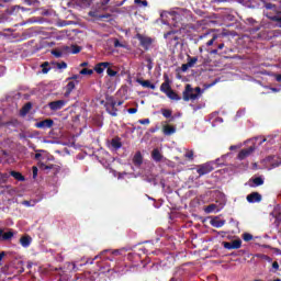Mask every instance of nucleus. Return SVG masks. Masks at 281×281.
<instances>
[{"label": "nucleus", "mask_w": 281, "mask_h": 281, "mask_svg": "<svg viewBox=\"0 0 281 281\" xmlns=\"http://www.w3.org/2000/svg\"><path fill=\"white\" fill-rule=\"evenodd\" d=\"M38 203V200H24L22 202V205H25V207H34V205H36Z\"/></svg>", "instance_id": "obj_32"}, {"label": "nucleus", "mask_w": 281, "mask_h": 281, "mask_svg": "<svg viewBox=\"0 0 281 281\" xmlns=\"http://www.w3.org/2000/svg\"><path fill=\"white\" fill-rule=\"evenodd\" d=\"M236 148H238V146L232 145V146L229 147V150H236Z\"/></svg>", "instance_id": "obj_63"}, {"label": "nucleus", "mask_w": 281, "mask_h": 281, "mask_svg": "<svg viewBox=\"0 0 281 281\" xmlns=\"http://www.w3.org/2000/svg\"><path fill=\"white\" fill-rule=\"evenodd\" d=\"M161 113H162L164 117H166V119L172 117V110L162 109Z\"/></svg>", "instance_id": "obj_38"}, {"label": "nucleus", "mask_w": 281, "mask_h": 281, "mask_svg": "<svg viewBox=\"0 0 281 281\" xmlns=\"http://www.w3.org/2000/svg\"><path fill=\"white\" fill-rule=\"evenodd\" d=\"M164 80L165 81L160 86V91L167 95V93L172 90V87L170 86V77H168V75H164Z\"/></svg>", "instance_id": "obj_11"}, {"label": "nucleus", "mask_w": 281, "mask_h": 281, "mask_svg": "<svg viewBox=\"0 0 281 281\" xmlns=\"http://www.w3.org/2000/svg\"><path fill=\"white\" fill-rule=\"evenodd\" d=\"M178 31H169L164 34V38H167L169 43H172L173 41L176 42V45H179V36H177Z\"/></svg>", "instance_id": "obj_14"}, {"label": "nucleus", "mask_w": 281, "mask_h": 281, "mask_svg": "<svg viewBox=\"0 0 281 281\" xmlns=\"http://www.w3.org/2000/svg\"><path fill=\"white\" fill-rule=\"evenodd\" d=\"M12 238H14V232L9 231L4 233L3 228H0V240H12Z\"/></svg>", "instance_id": "obj_19"}, {"label": "nucleus", "mask_w": 281, "mask_h": 281, "mask_svg": "<svg viewBox=\"0 0 281 281\" xmlns=\"http://www.w3.org/2000/svg\"><path fill=\"white\" fill-rule=\"evenodd\" d=\"M108 148L112 153L120 150V148H122V138H120V136H116L111 140H108Z\"/></svg>", "instance_id": "obj_6"}, {"label": "nucleus", "mask_w": 281, "mask_h": 281, "mask_svg": "<svg viewBox=\"0 0 281 281\" xmlns=\"http://www.w3.org/2000/svg\"><path fill=\"white\" fill-rule=\"evenodd\" d=\"M248 203H260L262 201V195L258 192H252L247 195Z\"/></svg>", "instance_id": "obj_16"}, {"label": "nucleus", "mask_w": 281, "mask_h": 281, "mask_svg": "<svg viewBox=\"0 0 281 281\" xmlns=\"http://www.w3.org/2000/svg\"><path fill=\"white\" fill-rule=\"evenodd\" d=\"M162 133L167 136L175 135V133H177V128L172 125H165L162 128Z\"/></svg>", "instance_id": "obj_24"}, {"label": "nucleus", "mask_w": 281, "mask_h": 281, "mask_svg": "<svg viewBox=\"0 0 281 281\" xmlns=\"http://www.w3.org/2000/svg\"><path fill=\"white\" fill-rule=\"evenodd\" d=\"M65 106H67L66 100H57L48 103V109H50V111H60V109H65Z\"/></svg>", "instance_id": "obj_9"}, {"label": "nucleus", "mask_w": 281, "mask_h": 281, "mask_svg": "<svg viewBox=\"0 0 281 281\" xmlns=\"http://www.w3.org/2000/svg\"><path fill=\"white\" fill-rule=\"evenodd\" d=\"M54 126V120L46 119L35 123V128H52Z\"/></svg>", "instance_id": "obj_13"}, {"label": "nucleus", "mask_w": 281, "mask_h": 281, "mask_svg": "<svg viewBox=\"0 0 281 281\" xmlns=\"http://www.w3.org/2000/svg\"><path fill=\"white\" fill-rule=\"evenodd\" d=\"M190 68H192V67L188 63L187 64H182V66H181L182 71H186L187 69H190Z\"/></svg>", "instance_id": "obj_54"}, {"label": "nucleus", "mask_w": 281, "mask_h": 281, "mask_svg": "<svg viewBox=\"0 0 281 281\" xmlns=\"http://www.w3.org/2000/svg\"><path fill=\"white\" fill-rule=\"evenodd\" d=\"M213 227H223V225H225V221L223 220H216V221H213L212 223Z\"/></svg>", "instance_id": "obj_40"}, {"label": "nucleus", "mask_w": 281, "mask_h": 281, "mask_svg": "<svg viewBox=\"0 0 281 281\" xmlns=\"http://www.w3.org/2000/svg\"><path fill=\"white\" fill-rule=\"evenodd\" d=\"M223 47H225V44H218L217 49H223Z\"/></svg>", "instance_id": "obj_64"}, {"label": "nucleus", "mask_w": 281, "mask_h": 281, "mask_svg": "<svg viewBox=\"0 0 281 281\" xmlns=\"http://www.w3.org/2000/svg\"><path fill=\"white\" fill-rule=\"evenodd\" d=\"M90 16H93V19H98L99 21H102L104 19H111V13H105V14H98L95 11H90L89 12Z\"/></svg>", "instance_id": "obj_21"}, {"label": "nucleus", "mask_w": 281, "mask_h": 281, "mask_svg": "<svg viewBox=\"0 0 281 281\" xmlns=\"http://www.w3.org/2000/svg\"><path fill=\"white\" fill-rule=\"evenodd\" d=\"M167 98H169V100H175L176 102H179V100H181V97L178 95L177 92H175V90H170L169 92L166 93Z\"/></svg>", "instance_id": "obj_26"}, {"label": "nucleus", "mask_w": 281, "mask_h": 281, "mask_svg": "<svg viewBox=\"0 0 281 281\" xmlns=\"http://www.w3.org/2000/svg\"><path fill=\"white\" fill-rule=\"evenodd\" d=\"M111 0H100L101 5H108Z\"/></svg>", "instance_id": "obj_58"}, {"label": "nucleus", "mask_w": 281, "mask_h": 281, "mask_svg": "<svg viewBox=\"0 0 281 281\" xmlns=\"http://www.w3.org/2000/svg\"><path fill=\"white\" fill-rule=\"evenodd\" d=\"M135 5H138V8H148V1L147 0H134Z\"/></svg>", "instance_id": "obj_33"}, {"label": "nucleus", "mask_w": 281, "mask_h": 281, "mask_svg": "<svg viewBox=\"0 0 281 281\" xmlns=\"http://www.w3.org/2000/svg\"><path fill=\"white\" fill-rule=\"evenodd\" d=\"M52 55L55 56V58L63 57V52L60 50H52Z\"/></svg>", "instance_id": "obj_42"}, {"label": "nucleus", "mask_w": 281, "mask_h": 281, "mask_svg": "<svg viewBox=\"0 0 281 281\" xmlns=\"http://www.w3.org/2000/svg\"><path fill=\"white\" fill-rule=\"evenodd\" d=\"M80 52H82V47H80L78 45L71 46V54H80Z\"/></svg>", "instance_id": "obj_41"}, {"label": "nucleus", "mask_w": 281, "mask_h": 281, "mask_svg": "<svg viewBox=\"0 0 281 281\" xmlns=\"http://www.w3.org/2000/svg\"><path fill=\"white\" fill-rule=\"evenodd\" d=\"M37 168L42 170L45 175H53L56 177V175L60 173V166L58 165H52V164H46L44 161L37 162Z\"/></svg>", "instance_id": "obj_3"}, {"label": "nucleus", "mask_w": 281, "mask_h": 281, "mask_svg": "<svg viewBox=\"0 0 281 281\" xmlns=\"http://www.w3.org/2000/svg\"><path fill=\"white\" fill-rule=\"evenodd\" d=\"M106 74L108 76H110V78H115V76H117V71L113 70L111 67H106Z\"/></svg>", "instance_id": "obj_37"}, {"label": "nucleus", "mask_w": 281, "mask_h": 281, "mask_svg": "<svg viewBox=\"0 0 281 281\" xmlns=\"http://www.w3.org/2000/svg\"><path fill=\"white\" fill-rule=\"evenodd\" d=\"M210 54L216 55V54H218V49H212V50L210 52Z\"/></svg>", "instance_id": "obj_62"}, {"label": "nucleus", "mask_w": 281, "mask_h": 281, "mask_svg": "<svg viewBox=\"0 0 281 281\" xmlns=\"http://www.w3.org/2000/svg\"><path fill=\"white\" fill-rule=\"evenodd\" d=\"M201 93L202 91L200 87L193 89L191 85H187L186 89L182 92V99L184 100V102H190V100H199Z\"/></svg>", "instance_id": "obj_2"}, {"label": "nucleus", "mask_w": 281, "mask_h": 281, "mask_svg": "<svg viewBox=\"0 0 281 281\" xmlns=\"http://www.w3.org/2000/svg\"><path fill=\"white\" fill-rule=\"evenodd\" d=\"M211 3H227V0H212Z\"/></svg>", "instance_id": "obj_56"}, {"label": "nucleus", "mask_w": 281, "mask_h": 281, "mask_svg": "<svg viewBox=\"0 0 281 281\" xmlns=\"http://www.w3.org/2000/svg\"><path fill=\"white\" fill-rule=\"evenodd\" d=\"M271 21H276L277 23H279V26L281 27V15L279 16H271Z\"/></svg>", "instance_id": "obj_46"}, {"label": "nucleus", "mask_w": 281, "mask_h": 281, "mask_svg": "<svg viewBox=\"0 0 281 281\" xmlns=\"http://www.w3.org/2000/svg\"><path fill=\"white\" fill-rule=\"evenodd\" d=\"M117 102L111 101L105 103V111L109 113V115H112V117H117Z\"/></svg>", "instance_id": "obj_10"}, {"label": "nucleus", "mask_w": 281, "mask_h": 281, "mask_svg": "<svg viewBox=\"0 0 281 281\" xmlns=\"http://www.w3.org/2000/svg\"><path fill=\"white\" fill-rule=\"evenodd\" d=\"M57 69H67V63L65 61L57 63Z\"/></svg>", "instance_id": "obj_44"}, {"label": "nucleus", "mask_w": 281, "mask_h": 281, "mask_svg": "<svg viewBox=\"0 0 281 281\" xmlns=\"http://www.w3.org/2000/svg\"><path fill=\"white\" fill-rule=\"evenodd\" d=\"M272 269H276V270L280 269V263H278V261H274L272 263Z\"/></svg>", "instance_id": "obj_57"}, {"label": "nucleus", "mask_w": 281, "mask_h": 281, "mask_svg": "<svg viewBox=\"0 0 281 281\" xmlns=\"http://www.w3.org/2000/svg\"><path fill=\"white\" fill-rule=\"evenodd\" d=\"M24 5H33V8H40L41 1L38 0H23Z\"/></svg>", "instance_id": "obj_30"}, {"label": "nucleus", "mask_w": 281, "mask_h": 281, "mask_svg": "<svg viewBox=\"0 0 281 281\" xmlns=\"http://www.w3.org/2000/svg\"><path fill=\"white\" fill-rule=\"evenodd\" d=\"M89 66V61H83L80 64V67H88Z\"/></svg>", "instance_id": "obj_59"}, {"label": "nucleus", "mask_w": 281, "mask_h": 281, "mask_svg": "<svg viewBox=\"0 0 281 281\" xmlns=\"http://www.w3.org/2000/svg\"><path fill=\"white\" fill-rule=\"evenodd\" d=\"M214 164L215 161H209L202 165H199L196 167V172L200 175V177H203V175H210L214 170Z\"/></svg>", "instance_id": "obj_5"}, {"label": "nucleus", "mask_w": 281, "mask_h": 281, "mask_svg": "<svg viewBox=\"0 0 281 281\" xmlns=\"http://www.w3.org/2000/svg\"><path fill=\"white\" fill-rule=\"evenodd\" d=\"M217 36L214 35L207 43H206V46L207 47H212V45H214V41H216Z\"/></svg>", "instance_id": "obj_45"}, {"label": "nucleus", "mask_w": 281, "mask_h": 281, "mask_svg": "<svg viewBox=\"0 0 281 281\" xmlns=\"http://www.w3.org/2000/svg\"><path fill=\"white\" fill-rule=\"evenodd\" d=\"M184 157H186L187 159H190V160L194 159V151H192V150L188 151V153L184 155Z\"/></svg>", "instance_id": "obj_43"}, {"label": "nucleus", "mask_w": 281, "mask_h": 281, "mask_svg": "<svg viewBox=\"0 0 281 281\" xmlns=\"http://www.w3.org/2000/svg\"><path fill=\"white\" fill-rule=\"evenodd\" d=\"M277 82H281V75H276Z\"/></svg>", "instance_id": "obj_60"}, {"label": "nucleus", "mask_w": 281, "mask_h": 281, "mask_svg": "<svg viewBox=\"0 0 281 281\" xmlns=\"http://www.w3.org/2000/svg\"><path fill=\"white\" fill-rule=\"evenodd\" d=\"M34 159H36L38 164H41V161H43V155L41 153H36Z\"/></svg>", "instance_id": "obj_49"}, {"label": "nucleus", "mask_w": 281, "mask_h": 281, "mask_svg": "<svg viewBox=\"0 0 281 281\" xmlns=\"http://www.w3.org/2000/svg\"><path fill=\"white\" fill-rule=\"evenodd\" d=\"M256 150V147L255 146H250V147H247V148H244L241 149L238 155H237V159L239 161H243L245 159H247V157H250L251 154Z\"/></svg>", "instance_id": "obj_8"}, {"label": "nucleus", "mask_w": 281, "mask_h": 281, "mask_svg": "<svg viewBox=\"0 0 281 281\" xmlns=\"http://www.w3.org/2000/svg\"><path fill=\"white\" fill-rule=\"evenodd\" d=\"M81 76H93V69L83 68L79 71Z\"/></svg>", "instance_id": "obj_36"}, {"label": "nucleus", "mask_w": 281, "mask_h": 281, "mask_svg": "<svg viewBox=\"0 0 281 281\" xmlns=\"http://www.w3.org/2000/svg\"><path fill=\"white\" fill-rule=\"evenodd\" d=\"M109 67H111V63L102 61L94 66V71L98 74H104V69H108Z\"/></svg>", "instance_id": "obj_17"}, {"label": "nucleus", "mask_w": 281, "mask_h": 281, "mask_svg": "<svg viewBox=\"0 0 281 281\" xmlns=\"http://www.w3.org/2000/svg\"><path fill=\"white\" fill-rule=\"evenodd\" d=\"M30 111H32V102H27L22 106V109L20 110L21 117H25V115H27Z\"/></svg>", "instance_id": "obj_22"}, {"label": "nucleus", "mask_w": 281, "mask_h": 281, "mask_svg": "<svg viewBox=\"0 0 281 281\" xmlns=\"http://www.w3.org/2000/svg\"><path fill=\"white\" fill-rule=\"evenodd\" d=\"M138 124H143V125L150 124V119L139 120Z\"/></svg>", "instance_id": "obj_52"}, {"label": "nucleus", "mask_w": 281, "mask_h": 281, "mask_svg": "<svg viewBox=\"0 0 281 281\" xmlns=\"http://www.w3.org/2000/svg\"><path fill=\"white\" fill-rule=\"evenodd\" d=\"M252 3H257V8H265L263 13L270 21L271 16H279L281 14V2L274 4L265 0H252Z\"/></svg>", "instance_id": "obj_1"}, {"label": "nucleus", "mask_w": 281, "mask_h": 281, "mask_svg": "<svg viewBox=\"0 0 281 281\" xmlns=\"http://www.w3.org/2000/svg\"><path fill=\"white\" fill-rule=\"evenodd\" d=\"M10 175L12 177H23V175L21 172H19V171H11Z\"/></svg>", "instance_id": "obj_53"}, {"label": "nucleus", "mask_w": 281, "mask_h": 281, "mask_svg": "<svg viewBox=\"0 0 281 281\" xmlns=\"http://www.w3.org/2000/svg\"><path fill=\"white\" fill-rule=\"evenodd\" d=\"M138 82L145 89H151L153 91L157 89V87L154 83H150V80H138Z\"/></svg>", "instance_id": "obj_25"}, {"label": "nucleus", "mask_w": 281, "mask_h": 281, "mask_svg": "<svg viewBox=\"0 0 281 281\" xmlns=\"http://www.w3.org/2000/svg\"><path fill=\"white\" fill-rule=\"evenodd\" d=\"M243 240H245V243H249L250 240H254V235H251L249 233H244Z\"/></svg>", "instance_id": "obj_39"}, {"label": "nucleus", "mask_w": 281, "mask_h": 281, "mask_svg": "<svg viewBox=\"0 0 281 281\" xmlns=\"http://www.w3.org/2000/svg\"><path fill=\"white\" fill-rule=\"evenodd\" d=\"M65 89H66L65 98H69V95H71V91L76 89V81H69L65 87Z\"/></svg>", "instance_id": "obj_23"}, {"label": "nucleus", "mask_w": 281, "mask_h": 281, "mask_svg": "<svg viewBox=\"0 0 281 281\" xmlns=\"http://www.w3.org/2000/svg\"><path fill=\"white\" fill-rule=\"evenodd\" d=\"M15 179H18V181H25V177H15Z\"/></svg>", "instance_id": "obj_61"}, {"label": "nucleus", "mask_w": 281, "mask_h": 281, "mask_svg": "<svg viewBox=\"0 0 281 281\" xmlns=\"http://www.w3.org/2000/svg\"><path fill=\"white\" fill-rule=\"evenodd\" d=\"M249 188H258L259 186H263L265 184V179H262V177H256V178H251L250 180H248Z\"/></svg>", "instance_id": "obj_15"}, {"label": "nucleus", "mask_w": 281, "mask_h": 281, "mask_svg": "<svg viewBox=\"0 0 281 281\" xmlns=\"http://www.w3.org/2000/svg\"><path fill=\"white\" fill-rule=\"evenodd\" d=\"M133 164L137 168L144 164V156H142V151H136V154L133 157Z\"/></svg>", "instance_id": "obj_18"}, {"label": "nucleus", "mask_w": 281, "mask_h": 281, "mask_svg": "<svg viewBox=\"0 0 281 281\" xmlns=\"http://www.w3.org/2000/svg\"><path fill=\"white\" fill-rule=\"evenodd\" d=\"M41 68H42V72L43 74H49V61H44L42 65H41Z\"/></svg>", "instance_id": "obj_34"}, {"label": "nucleus", "mask_w": 281, "mask_h": 281, "mask_svg": "<svg viewBox=\"0 0 281 281\" xmlns=\"http://www.w3.org/2000/svg\"><path fill=\"white\" fill-rule=\"evenodd\" d=\"M136 37L138 38L142 47L148 52L150 49V45H153V40L148 36H144L142 34H137Z\"/></svg>", "instance_id": "obj_7"}, {"label": "nucleus", "mask_w": 281, "mask_h": 281, "mask_svg": "<svg viewBox=\"0 0 281 281\" xmlns=\"http://www.w3.org/2000/svg\"><path fill=\"white\" fill-rule=\"evenodd\" d=\"M188 65L191 66V67H194V65H196V63H199V57H191V56H188Z\"/></svg>", "instance_id": "obj_35"}, {"label": "nucleus", "mask_w": 281, "mask_h": 281, "mask_svg": "<svg viewBox=\"0 0 281 281\" xmlns=\"http://www.w3.org/2000/svg\"><path fill=\"white\" fill-rule=\"evenodd\" d=\"M146 181H148V183H153V186H157V178H155V177L147 178Z\"/></svg>", "instance_id": "obj_48"}, {"label": "nucleus", "mask_w": 281, "mask_h": 281, "mask_svg": "<svg viewBox=\"0 0 281 281\" xmlns=\"http://www.w3.org/2000/svg\"><path fill=\"white\" fill-rule=\"evenodd\" d=\"M223 246H224V249H233L232 248V241H224Z\"/></svg>", "instance_id": "obj_50"}, {"label": "nucleus", "mask_w": 281, "mask_h": 281, "mask_svg": "<svg viewBox=\"0 0 281 281\" xmlns=\"http://www.w3.org/2000/svg\"><path fill=\"white\" fill-rule=\"evenodd\" d=\"M64 270L63 273H74L76 271H78V267H76V263L74 262H67L64 267Z\"/></svg>", "instance_id": "obj_20"}, {"label": "nucleus", "mask_w": 281, "mask_h": 281, "mask_svg": "<svg viewBox=\"0 0 281 281\" xmlns=\"http://www.w3.org/2000/svg\"><path fill=\"white\" fill-rule=\"evenodd\" d=\"M127 113H130L131 115L137 113V108H130V109L127 110Z\"/></svg>", "instance_id": "obj_55"}, {"label": "nucleus", "mask_w": 281, "mask_h": 281, "mask_svg": "<svg viewBox=\"0 0 281 281\" xmlns=\"http://www.w3.org/2000/svg\"><path fill=\"white\" fill-rule=\"evenodd\" d=\"M234 157V153L229 151L227 154L222 155L220 158L215 159V164L217 166H225L227 164V159H232Z\"/></svg>", "instance_id": "obj_12"}, {"label": "nucleus", "mask_w": 281, "mask_h": 281, "mask_svg": "<svg viewBox=\"0 0 281 281\" xmlns=\"http://www.w3.org/2000/svg\"><path fill=\"white\" fill-rule=\"evenodd\" d=\"M214 210H216V204H211L206 207V212H214Z\"/></svg>", "instance_id": "obj_51"}, {"label": "nucleus", "mask_w": 281, "mask_h": 281, "mask_svg": "<svg viewBox=\"0 0 281 281\" xmlns=\"http://www.w3.org/2000/svg\"><path fill=\"white\" fill-rule=\"evenodd\" d=\"M20 244L22 245V247H29L30 245H32V237H30V236L21 237Z\"/></svg>", "instance_id": "obj_27"}, {"label": "nucleus", "mask_w": 281, "mask_h": 281, "mask_svg": "<svg viewBox=\"0 0 281 281\" xmlns=\"http://www.w3.org/2000/svg\"><path fill=\"white\" fill-rule=\"evenodd\" d=\"M239 170H247V165L245 164H231L223 169H220L217 172L220 175H234V172H238Z\"/></svg>", "instance_id": "obj_4"}, {"label": "nucleus", "mask_w": 281, "mask_h": 281, "mask_svg": "<svg viewBox=\"0 0 281 281\" xmlns=\"http://www.w3.org/2000/svg\"><path fill=\"white\" fill-rule=\"evenodd\" d=\"M151 157L154 161H161V159H164V156H161V153L159 151V149H154L151 151Z\"/></svg>", "instance_id": "obj_29"}, {"label": "nucleus", "mask_w": 281, "mask_h": 281, "mask_svg": "<svg viewBox=\"0 0 281 281\" xmlns=\"http://www.w3.org/2000/svg\"><path fill=\"white\" fill-rule=\"evenodd\" d=\"M32 175H33V177H38V167H36V166L32 167Z\"/></svg>", "instance_id": "obj_47"}, {"label": "nucleus", "mask_w": 281, "mask_h": 281, "mask_svg": "<svg viewBox=\"0 0 281 281\" xmlns=\"http://www.w3.org/2000/svg\"><path fill=\"white\" fill-rule=\"evenodd\" d=\"M231 246L233 249H240V247H243V240L235 239V240L231 241Z\"/></svg>", "instance_id": "obj_31"}, {"label": "nucleus", "mask_w": 281, "mask_h": 281, "mask_svg": "<svg viewBox=\"0 0 281 281\" xmlns=\"http://www.w3.org/2000/svg\"><path fill=\"white\" fill-rule=\"evenodd\" d=\"M20 10L23 12H30V9L25 7L14 5L9 10V14H14V12H19Z\"/></svg>", "instance_id": "obj_28"}]
</instances>
